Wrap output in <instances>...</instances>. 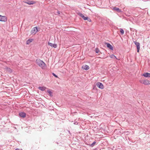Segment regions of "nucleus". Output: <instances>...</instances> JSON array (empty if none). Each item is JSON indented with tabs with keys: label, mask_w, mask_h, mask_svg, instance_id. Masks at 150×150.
Instances as JSON below:
<instances>
[{
	"label": "nucleus",
	"mask_w": 150,
	"mask_h": 150,
	"mask_svg": "<svg viewBox=\"0 0 150 150\" xmlns=\"http://www.w3.org/2000/svg\"><path fill=\"white\" fill-rule=\"evenodd\" d=\"M36 63L42 69H44L45 68L46 65L43 61L39 59H37Z\"/></svg>",
	"instance_id": "1"
},
{
	"label": "nucleus",
	"mask_w": 150,
	"mask_h": 150,
	"mask_svg": "<svg viewBox=\"0 0 150 150\" xmlns=\"http://www.w3.org/2000/svg\"><path fill=\"white\" fill-rule=\"evenodd\" d=\"M7 20V18L6 16L0 15V21L6 22Z\"/></svg>",
	"instance_id": "2"
},
{
	"label": "nucleus",
	"mask_w": 150,
	"mask_h": 150,
	"mask_svg": "<svg viewBox=\"0 0 150 150\" xmlns=\"http://www.w3.org/2000/svg\"><path fill=\"white\" fill-rule=\"evenodd\" d=\"M38 31V27L37 26L33 28V29L31 30V33L32 34H35Z\"/></svg>",
	"instance_id": "3"
},
{
	"label": "nucleus",
	"mask_w": 150,
	"mask_h": 150,
	"mask_svg": "<svg viewBox=\"0 0 150 150\" xmlns=\"http://www.w3.org/2000/svg\"><path fill=\"white\" fill-rule=\"evenodd\" d=\"M96 85L99 88L101 89H102L104 88V86L101 83L99 82L97 83Z\"/></svg>",
	"instance_id": "4"
},
{
	"label": "nucleus",
	"mask_w": 150,
	"mask_h": 150,
	"mask_svg": "<svg viewBox=\"0 0 150 150\" xmlns=\"http://www.w3.org/2000/svg\"><path fill=\"white\" fill-rule=\"evenodd\" d=\"M105 44L106 46L107 47L109 48L110 50H113V48L112 46L110 43L107 42H105Z\"/></svg>",
	"instance_id": "5"
},
{
	"label": "nucleus",
	"mask_w": 150,
	"mask_h": 150,
	"mask_svg": "<svg viewBox=\"0 0 150 150\" xmlns=\"http://www.w3.org/2000/svg\"><path fill=\"white\" fill-rule=\"evenodd\" d=\"M135 44L136 45L137 47V52H139V50L140 49V44L139 42H134Z\"/></svg>",
	"instance_id": "6"
},
{
	"label": "nucleus",
	"mask_w": 150,
	"mask_h": 150,
	"mask_svg": "<svg viewBox=\"0 0 150 150\" xmlns=\"http://www.w3.org/2000/svg\"><path fill=\"white\" fill-rule=\"evenodd\" d=\"M78 15L81 17L84 20H86L87 18V17H85L83 14L80 13H78Z\"/></svg>",
	"instance_id": "7"
},
{
	"label": "nucleus",
	"mask_w": 150,
	"mask_h": 150,
	"mask_svg": "<svg viewBox=\"0 0 150 150\" xmlns=\"http://www.w3.org/2000/svg\"><path fill=\"white\" fill-rule=\"evenodd\" d=\"M25 3L29 5H32L36 3V2L35 1L33 0H28L26 2H25Z\"/></svg>",
	"instance_id": "8"
},
{
	"label": "nucleus",
	"mask_w": 150,
	"mask_h": 150,
	"mask_svg": "<svg viewBox=\"0 0 150 150\" xmlns=\"http://www.w3.org/2000/svg\"><path fill=\"white\" fill-rule=\"evenodd\" d=\"M19 115L21 117L23 118H24L26 116V113L23 112L19 113Z\"/></svg>",
	"instance_id": "9"
},
{
	"label": "nucleus",
	"mask_w": 150,
	"mask_h": 150,
	"mask_svg": "<svg viewBox=\"0 0 150 150\" xmlns=\"http://www.w3.org/2000/svg\"><path fill=\"white\" fill-rule=\"evenodd\" d=\"M141 83L146 85H148L150 84V81L148 80H144L143 81V82H141Z\"/></svg>",
	"instance_id": "10"
},
{
	"label": "nucleus",
	"mask_w": 150,
	"mask_h": 150,
	"mask_svg": "<svg viewBox=\"0 0 150 150\" xmlns=\"http://www.w3.org/2000/svg\"><path fill=\"white\" fill-rule=\"evenodd\" d=\"M82 68L83 69L86 70H88L89 69V67L86 64L83 65L82 66Z\"/></svg>",
	"instance_id": "11"
},
{
	"label": "nucleus",
	"mask_w": 150,
	"mask_h": 150,
	"mask_svg": "<svg viewBox=\"0 0 150 150\" xmlns=\"http://www.w3.org/2000/svg\"><path fill=\"white\" fill-rule=\"evenodd\" d=\"M143 76L145 77H150V73L147 72L144 73L143 74Z\"/></svg>",
	"instance_id": "12"
},
{
	"label": "nucleus",
	"mask_w": 150,
	"mask_h": 150,
	"mask_svg": "<svg viewBox=\"0 0 150 150\" xmlns=\"http://www.w3.org/2000/svg\"><path fill=\"white\" fill-rule=\"evenodd\" d=\"M46 88L44 86H39L38 89L41 91H43L46 89Z\"/></svg>",
	"instance_id": "13"
},
{
	"label": "nucleus",
	"mask_w": 150,
	"mask_h": 150,
	"mask_svg": "<svg viewBox=\"0 0 150 150\" xmlns=\"http://www.w3.org/2000/svg\"><path fill=\"white\" fill-rule=\"evenodd\" d=\"M5 69L7 71H8L10 73H11L12 72V70L11 69L9 68L6 67L5 68Z\"/></svg>",
	"instance_id": "14"
},
{
	"label": "nucleus",
	"mask_w": 150,
	"mask_h": 150,
	"mask_svg": "<svg viewBox=\"0 0 150 150\" xmlns=\"http://www.w3.org/2000/svg\"><path fill=\"white\" fill-rule=\"evenodd\" d=\"M33 40L32 39H30L26 41V44H29Z\"/></svg>",
	"instance_id": "15"
},
{
	"label": "nucleus",
	"mask_w": 150,
	"mask_h": 150,
	"mask_svg": "<svg viewBox=\"0 0 150 150\" xmlns=\"http://www.w3.org/2000/svg\"><path fill=\"white\" fill-rule=\"evenodd\" d=\"M113 9L117 12H120L121 11L118 8H117L116 7H114L113 8Z\"/></svg>",
	"instance_id": "16"
},
{
	"label": "nucleus",
	"mask_w": 150,
	"mask_h": 150,
	"mask_svg": "<svg viewBox=\"0 0 150 150\" xmlns=\"http://www.w3.org/2000/svg\"><path fill=\"white\" fill-rule=\"evenodd\" d=\"M110 57L111 58L117 59L115 55H114L113 54H112L111 55H110Z\"/></svg>",
	"instance_id": "17"
},
{
	"label": "nucleus",
	"mask_w": 150,
	"mask_h": 150,
	"mask_svg": "<svg viewBox=\"0 0 150 150\" xmlns=\"http://www.w3.org/2000/svg\"><path fill=\"white\" fill-rule=\"evenodd\" d=\"M96 141L93 142L90 145L91 147H93L96 144Z\"/></svg>",
	"instance_id": "18"
},
{
	"label": "nucleus",
	"mask_w": 150,
	"mask_h": 150,
	"mask_svg": "<svg viewBox=\"0 0 150 150\" xmlns=\"http://www.w3.org/2000/svg\"><path fill=\"white\" fill-rule=\"evenodd\" d=\"M120 32L122 35H123L124 33V31L122 29H120Z\"/></svg>",
	"instance_id": "19"
},
{
	"label": "nucleus",
	"mask_w": 150,
	"mask_h": 150,
	"mask_svg": "<svg viewBox=\"0 0 150 150\" xmlns=\"http://www.w3.org/2000/svg\"><path fill=\"white\" fill-rule=\"evenodd\" d=\"M47 92L49 94L50 96H52V93L50 91L48 90L47 91Z\"/></svg>",
	"instance_id": "20"
},
{
	"label": "nucleus",
	"mask_w": 150,
	"mask_h": 150,
	"mask_svg": "<svg viewBox=\"0 0 150 150\" xmlns=\"http://www.w3.org/2000/svg\"><path fill=\"white\" fill-rule=\"evenodd\" d=\"M95 52L96 53H98L99 52V49L98 48H96L95 49Z\"/></svg>",
	"instance_id": "21"
},
{
	"label": "nucleus",
	"mask_w": 150,
	"mask_h": 150,
	"mask_svg": "<svg viewBox=\"0 0 150 150\" xmlns=\"http://www.w3.org/2000/svg\"><path fill=\"white\" fill-rule=\"evenodd\" d=\"M48 44L49 46H50L52 47V46H53V43L50 42H48Z\"/></svg>",
	"instance_id": "22"
},
{
	"label": "nucleus",
	"mask_w": 150,
	"mask_h": 150,
	"mask_svg": "<svg viewBox=\"0 0 150 150\" xmlns=\"http://www.w3.org/2000/svg\"><path fill=\"white\" fill-rule=\"evenodd\" d=\"M57 47V45L56 44H53L52 47H54V48H56Z\"/></svg>",
	"instance_id": "23"
},
{
	"label": "nucleus",
	"mask_w": 150,
	"mask_h": 150,
	"mask_svg": "<svg viewBox=\"0 0 150 150\" xmlns=\"http://www.w3.org/2000/svg\"><path fill=\"white\" fill-rule=\"evenodd\" d=\"M86 20L88 21L89 22H91V20L90 19V18H88V17H87V19Z\"/></svg>",
	"instance_id": "24"
},
{
	"label": "nucleus",
	"mask_w": 150,
	"mask_h": 150,
	"mask_svg": "<svg viewBox=\"0 0 150 150\" xmlns=\"http://www.w3.org/2000/svg\"><path fill=\"white\" fill-rule=\"evenodd\" d=\"M52 74L54 76H55V77L56 78H58V77L57 76V75H56L54 73H52Z\"/></svg>",
	"instance_id": "25"
},
{
	"label": "nucleus",
	"mask_w": 150,
	"mask_h": 150,
	"mask_svg": "<svg viewBox=\"0 0 150 150\" xmlns=\"http://www.w3.org/2000/svg\"><path fill=\"white\" fill-rule=\"evenodd\" d=\"M74 123L75 125H77L78 124V122L77 121H75Z\"/></svg>",
	"instance_id": "26"
},
{
	"label": "nucleus",
	"mask_w": 150,
	"mask_h": 150,
	"mask_svg": "<svg viewBox=\"0 0 150 150\" xmlns=\"http://www.w3.org/2000/svg\"><path fill=\"white\" fill-rule=\"evenodd\" d=\"M57 14H58V15H59L60 13V11H58L57 12Z\"/></svg>",
	"instance_id": "27"
},
{
	"label": "nucleus",
	"mask_w": 150,
	"mask_h": 150,
	"mask_svg": "<svg viewBox=\"0 0 150 150\" xmlns=\"http://www.w3.org/2000/svg\"><path fill=\"white\" fill-rule=\"evenodd\" d=\"M15 150H22V149H21V150H20V149H19L16 148Z\"/></svg>",
	"instance_id": "28"
}]
</instances>
